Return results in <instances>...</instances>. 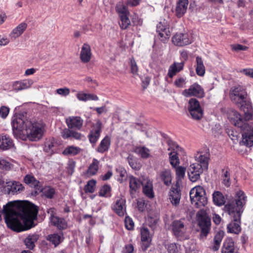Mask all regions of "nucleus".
Here are the masks:
<instances>
[{
  "label": "nucleus",
  "instance_id": "nucleus-1",
  "mask_svg": "<svg viewBox=\"0 0 253 253\" xmlns=\"http://www.w3.org/2000/svg\"><path fill=\"white\" fill-rule=\"evenodd\" d=\"M2 212L7 227L21 232L34 226V220L37 218L38 209L30 202L17 205L14 202H10L3 206Z\"/></svg>",
  "mask_w": 253,
  "mask_h": 253
},
{
  "label": "nucleus",
  "instance_id": "nucleus-2",
  "mask_svg": "<svg viewBox=\"0 0 253 253\" xmlns=\"http://www.w3.org/2000/svg\"><path fill=\"white\" fill-rule=\"evenodd\" d=\"M11 124L13 134L17 139L37 141L42 137L45 131L42 121L28 119L22 115L14 117Z\"/></svg>",
  "mask_w": 253,
  "mask_h": 253
},
{
  "label": "nucleus",
  "instance_id": "nucleus-3",
  "mask_svg": "<svg viewBox=\"0 0 253 253\" xmlns=\"http://www.w3.org/2000/svg\"><path fill=\"white\" fill-rule=\"evenodd\" d=\"M228 118L235 126L240 128L242 133L240 146L251 147L253 145V128L243 120L241 115L235 110L229 109L227 112Z\"/></svg>",
  "mask_w": 253,
  "mask_h": 253
},
{
  "label": "nucleus",
  "instance_id": "nucleus-4",
  "mask_svg": "<svg viewBox=\"0 0 253 253\" xmlns=\"http://www.w3.org/2000/svg\"><path fill=\"white\" fill-rule=\"evenodd\" d=\"M197 163L190 165L188 169V175L192 182H196L200 177V174L204 170L208 169L210 153L207 149L205 152H200L195 156Z\"/></svg>",
  "mask_w": 253,
  "mask_h": 253
},
{
  "label": "nucleus",
  "instance_id": "nucleus-5",
  "mask_svg": "<svg viewBox=\"0 0 253 253\" xmlns=\"http://www.w3.org/2000/svg\"><path fill=\"white\" fill-rule=\"evenodd\" d=\"M247 96L245 88L241 85L233 86L230 90L231 100L244 112L246 119L249 120L252 117L251 113V106L247 100Z\"/></svg>",
  "mask_w": 253,
  "mask_h": 253
},
{
  "label": "nucleus",
  "instance_id": "nucleus-6",
  "mask_svg": "<svg viewBox=\"0 0 253 253\" xmlns=\"http://www.w3.org/2000/svg\"><path fill=\"white\" fill-rule=\"evenodd\" d=\"M246 201L247 197L245 193L242 191H238L236 193L235 199L225 205V211L231 218H241Z\"/></svg>",
  "mask_w": 253,
  "mask_h": 253
},
{
  "label": "nucleus",
  "instance_id": "nucleus-7",
  "mask_svg": "<svg viewBox=\"0 0 253 253\" xmlns=\"http://www.w3.org/2000/svg\"><path fill=\"white\" fill-rule=\"evenodd\" d=\"M191 203L197 208L205 207L208 203L206 192L204 188L198 186L192 188L190 191Z\"/></svg>",
  "mask_w": 253,
  "mask_h": 253
},
{
  "label": "nucleus",
  "instance_id": "nucleus-8",
  "mask_svg": "<svg viewBox=\"0 0 253 253\" xmlns=\"http://www.w3.org/2000/svg\"><path fill=\"white\" fill-rule=\"evenodd\" d=\"M197 218L198 225L201 229V235L206 237L210 231L211 222L206 210H200L197 213Z\"/></svg>",
  "mask_w": 253,
  "mask_h": 253
},
{
  "label": "nucleus",
  "instance_id": "nucleus-9",
  "mask_svg": "<svg viewBox=\"0 0 253 253\" xmlns=\"http://www.w3.org/2000/svg\"><path fill=\"white\" fill-rule=\"evenodd\" d=\"M187 108L193 119L196 120L201 119L203 115V111L199 101L197 99H190L188 101Z\"/></svg>",
  "mask_w": 253,
  "mask_h": 253
},
{
  "label": "nucleus",
  "instance_id": "nucleus-10",
  "mask_svg": "<svg viewBox=\"0 0 253 253\" xmlns=\"http://www.w3.org/2000/svg\"><path fill=\"white\" fill-rule=\"evenodd\" d=\"M182 94L186 97L193 96L201 98L204 96V91L199 84L195 83L190 85L189 88L184 89Z\"/></svg>",
  "mask_w": 253,
  "mask_h": 253
},
{
  "label": "nucleus",
  "instance_id": "nucleus-11",
  "mask_svg": "<svg viewBox=\"0 0 253 253\" xmlns=\"http://www.w3.org/2000/svg\"><path fill=\"white\" fill-rule=\"evenodd\" d=\"M102 124L101 122L98 120L96 123L92 126V129L90 131L88 137L90 143L95 145L98 141L100 133L102 131Z\"/></svg>",
  "mask_w": 253,
  "mask_h": 253
},
{
  "label": "nucleus",
  "instance_id": "nucleus-12",
  "mask_svg": "<svg viewBox=\"0 0 253 253\" xmlns=\"http://www.w3.org/2000/svg\"><path fill=\"white\" fill-rule=\"evenodd\" d=\"M171 229L173 234L179 239H184L186 230L185 224L181 220H176L171 223Z\"/></svg>",
  "mask_w": 253,
  "mask_h": 253
},
{
  "label": "nucleus",
  "instance_id": "nucleus-13",
  "mask_svg": "<svg viewBox=\"0 0 253 253\" xmlns=\"http://www.w3.org/2000/svg\"><path fill=\"white\" fill-rule=\"evenodd\" d=\"M173 44L178 46H183L191 43L189 35L187 33H176L172 38Z\"/></svg>",
  "mask_w": 253,
  "mask_h": 253
},
{
  "label": "nucleus",
  "instance_id": "nucleus-14",
  "mask_svg": "<svg viewBox=\"0 0 253 253\" xmlns=\"http://www.w3.org/2000/svg\"><path fill=\"white\" fill-rule=\"evenodd\" d=\"M112 209L119 216H124L126 212L125 198L124 197L117 198L112 206Z\"/></svg>",
  "mask_w": 253,
  "mask_h": 253
},
{
  "label": "nucleus",
  "instance_id": "nucleus-15",
  "mask_svg": "<svg viewBox=\"0 0 253 253\" xmlns=\"http://www.w3.org/2000/svg\"><path fill=\"white\" fill-rule=\"evenodd\" d=\"M33 84V80L25 79L14 82L12 86V89L17 92L30 88Z\"/></svg>",
  "mask_w": 253,
  "mask_h": 253
},
{
  "label": "nucleus",
  "instance_id": "nucleus-16",
  "mask_svg": "<svg viewBox=\"0 0 253 253\" xmlns=\"http://www.w3.org/2000/svg\"><path fill=\"white\" fill-rule=\"evenodd\" d=\"M169 199L173 206H176L179 204L181 198V193L180 189L176 185L171 187L169 193Z\"/></svg>",
  "mask_w": 253,
  "mask_h": 253
},
{
  "label": "nucleus",
  "instance_id": "nucleus-17",
  "mask_svg": "<svg viewBox=\"0 0 253 253\" xmlns=\"http://www.w3.org/2000/svg\"><path fill=\"white\" fill-rule=\"evenodd\" d=\"M54 211V209H50L49 210L48 213L51 212L53 213ZM50 221L52 225L59 229H65L67 227V223L65 219L55 216L52 214L50 216Z\"/></svg>",
  "mask_w": 253,
  "mask_h": 253
},
{
  "label": "nucleus",
  "instance_id": "nucleus-18",
  "mask_svg": "<svg viewBox=\"0 0 253 253\" xmlns=\"http://www.w3.org/2000/svg\"><path fill=\"white\" fill-rule=\"evenodd\" d=\"M129 192L131 197L133 198L135 197L136 194L140 188L141 186L143 184V181H141L136 177L130 176L129 177Z\"/></svg>",
  "mask_w": 253,
  "mask_h": 253
},
{
  "label": "nucleus",
  "instance_id": "nucleus-19",
  "mask_svg": "<svg viewBox=\"0 0 253 253\" xmlns=\"http://www.w3.org/2000/svg\"><path fill=\"white\" fill-rule=\"evenodd\" d=\"M168 144L170 147L169 150L171 149L173 150V152H171L169 154L170 163L172 166L175 167L179 163V159L177 156V153L175 152V149H178V145L171 140H168Z\"/></svg>",
  "mask_w": 253,
  "mask_h": 253
},
{
  "label": "nucleus",
  "instance_id": "nucleus-20",
  "mask_svg": "<svg viewBox=\"0 0 253 253\" xmlns=\"http://www.w3.org/2000/svg\"><path fill=\"white\" fill-rule=\"evenodd\" d=\"M27 24L22 22L15 27L9 34V37L12 41L15 40L22 35L27 28Z\"/></svg>",
  "mask_w": 253,
  "mask_h": 253
},
{
  "label": "nucleus",
  "instance_id": "nucleus-21",
  "mask_svg": "<svg viewBox=\"0 0 253 253\" xmlns=\"http://www.w3.org/2000/svg\"><path fill=\"white\" fill-rule=\"evenodd\" d=\"M84 120L78 116L69 117L66 119V123L69 128L80 130L82 127Z\"/></svg>",
  "mask_w": 253,
  "mask_h": 253
},
{
  "label": "nucleus",
  "instance_id": "nucleus-22",
  "mask_svg": "<svg viewBox=\"0 0 253 253\" xmlns=\"http://www.w3.org/2000/svg\"><path fill=\"white\" fill-rule=\"evenodd\" d=\"M6 184L8 194H17L23 191L24 189L23 185L17 181L6 182Z\"/></svg>",
  "mask_w": 253,
  "mask_h": 253
},
{
  "label": "nucleus",
  "instance_id": "nucleus-23",
  "mask_svg": "<svg viewBox=\"0 0 253 253\" xmlns=\"http://www.w3.org/2000/svg\"><path fill=\"white\" fill-rule=\"evenodd\" d=\"M232 220L227 225V231L231 233L239 234L241 231V218H231Z\"/></svg>",
  "mask_w": 253,
  "mask_h": 253
},
{
  "label": "nucleus",
  "instance_id": "nucleus-24",
  "mask_svg": "<svg viewBox=\"0 0 253 253\" xmlns=\"http://www.w3.org/2000/svg\"><path fill=\"white\" fill-rule=\"evenodd\" d=\"M188 0H179L175 7V15L178 18L182 17L186 13L188 5Z\"/></svg>",
  "mask_w": 253,
  "mask_h": 253
},
{
  "label": "nucleus",
  "instance_id": "nucleus-25",
  "mask_svg": "<svg viewBox=\"0 0 253 253\" xmlns=\"http://www.w3.org/2000/svg\"><path fill=\"white\" fill-rule=\"evenodd\" d=\"M143 192L148 198H153L154 197L152 181L146 178L143 180Z\"/></svg>",
  "mask_w": 253,
  "mask_h": 253
},
{
  "label": "nucleus",
  "instance_id": "nucleus-26",
  "mask_svg": "<svg viewBox=\"0 0 253 253\" xmlns=\"http://www.w3.org/2000/svg\"><path fill=\"white\" fill-rule=\"evenodd\" d=\"M91 57V52L90 46L84 43L82 47L80 52V58L81 61L84 63L88 62Z\"/></svg>",
  "mask_w": 253,
  "mask_h": 253
},
{
  "label": "nucleus",
  "instance_id": "nucleus-27",
  "mask_svg": "<svg viewBox=\"0 0 253 253\" xmlns=\"http://www.w3.org/2000/svg\"><path fill=\"white\" fill-rule=\"evenodd\" d=\"M183 67L184 62L180 63L174 62L169 68L168 76L170 78H172L177 73L182 71L183 69Z\"/></svg>",
  "mask_w": 253,
  "mask_h": 253
},
{
  "label": "nucleus",
  "instance_id": "nucleus-28",
  "mask_svg": "<svg viewBox=\"0 0 253 253\" xmlns=\"http://www.w3.org/2000/svg\"><path fill=\"white\" fill-rule=\"evenodd\" d=\"M24 181L26 184L34 187L36 190L38 191L42 190L41 182L37 180L33 175L31 174L26 175L24 178Z\"/></svg>",
  "mask_w": 253,
  "mask_h": 253
},
{
  "label": "nucleus",
  "instance_id": "nucleus-29",
  "mask_svg": "<svg viewBox=\"0 0 253 253\" xmlns=\"http://www.w3.org/2000/svg\"><path fill=\"white\" fill-rule=\"evenodd\" d=\"M111 145V138L106 135L100 142L96 149V151L100 153H104L107 152Z\"/></svg>",
  "mask_w": 253,
  "mask_h": 253
},
{
  "label": "nucleus",
  "instance_id": "nucleus-30",
  "mask_svg": "<svg viewBox=\"0 0 253 253\" xmlns=\"http://www.w3.org/2000/svg\"><path fill=\"white\" fill-rule=\"evenodd\" d=\"M224 236V232L223 231L217 232L213 238V243L211 246V248L214 251L219 250L222 239Z\"/></svg>",
  "mask_w": 253,
  "mask_h": 253
},
{
  "label": "nucleus",
  "instance_id": "nucleus-31",
  "mask_svg": "<svg viewBox=\"0 0 253 253\" xmlns=\"http://www.w3.org/2000/svg\"><path fill=\"white\" fill-rule=\"evenodd\" d=\"M13 146V141L10 137L6 135L0 136V148L5 150L11 148Z\"/></svg>",
  "mask_w": 253,
  "mask_h": 253
},
{
  "label": "nucleus",
  "instance_id": "nucleus-32",
  "mask_svg": "<svg viewBox=\"0 0 253 253\" xmlns=\"http://www.w3.org/2000/svg\"><path fill=\"white\" fill-rule=\"evenodd\" d=\"M100 162L97 159L94 158L92 163L89 166L85 174L87 176H92L95 175L99 169V164Z\"/></svg>",
  "mask_w": 253,
  "mask_h": 253
},
{
  "label": "nucleus",
  "instance_id": "nucleus-33",
  "mask_svg": "<svg viewBox=\"0 0 253 253\" xmlns=\"http://www.w3.org/2000/svg\"><path fill=\"white\" fill-rule=\"evenodd\" d=\"M159 175L166 185L169 186L171 184L172 177L170 169H167L161 171Z\"/></svg>",
  "mask_w": 253,
  "mask_h": 253
},
{
  "label": "nucleus",
  "instance_id": "nucleus-34",
  "mask_svg": "<svg viewBox=\"0 0 253 253\" xmlns=\"http://www.w3.org/2000/svg\"><path fill=\"white\" fill-rule=\"evenodd\" d=\"M79 101L86 102L88 100H98V97L93 94L86 93L83 91H79L76 94Z\"/></svg>",
  "mask_w": 253,
  "mask_h": 253
},
{
  "label": "nucleus",
  "instance_id": "nucleus-35",
  "mask_svg": "<svg viewBox=\"0 0 253 253\" xmlns=\"http://www.w3.org/2000/svg\"><path fill=\"white\" fill-rule=\"evenodd\" d=\"M46 239L57 247L63 241L64 237L62 233H53L48 235Z\"/></svg>",
  "mask_w": 253,
  "mask_h": 253
},
{
  "label": "nucleus",
  "instance_id": "nucleus-36",
  "mask_svg": "<svg viewBox=\"0 0 253 253\" xmlns=\"http://www.w3.org/2000/svg\"><path fill=\"white\" fill-rule=\"evenodd\" d=\"M38 239L39 236L37 234L29 235L24 240L25 245L28 249L32 250L34 248L35 243L38 241Z\"/></svg>",
  "mask_w": 253,
  "mask_h": 253
},
{
  "label": "nucleus",
  "instance_id": "nucleus-37",
  "mask_svg": "<svg viewBox=\"0 0 253 253\" xmlns=\"http://www.w3.org/2000/svg\"><path fill=\"white\" fill-rule=\"evenodd\" d=\"M196 72L197 74L200 77L204 76L205 74L206 69L202 58L197 56L196 57Z\"/></svg>",
  "mask_w": 253,
  "mask_h": 253
},
{
  "label": "nucleus",
  "instance_id": "nucleus-38",
  "mask_svg": "<svg viewBox=\"0 0 253 253\" xmlns=\"http://www.w3.org/2000/svg\"><path fill=\"white\" fill-rule=\"evenodd\" d=\"M222 253H237L235 250L234 243L232 240L227 239L224 242Z\"/></svg>",
  "mask_w": 253,
  "mask_h": 253
},
{
  "label": "nucleus",
  "instance_id": "nucleus-39",
  "mask_svg": "<svg viewBox=\"0 0 253 253\" xmlns=\"http://www.w3.org/2000/svg\"><path fill=\"white\" fill-rule=\"evenodd\" d=\"M157 32L159 33L160 40L164 42L169 38V31L166 28H161V23L157 26Z\"/></svg>",
  "mask_w": 253,
  "mask_h": 253
},
{
  "label": "nucleus",
  "instance_id": "nucleus-40",
  "mask_svg": "<svg viewBox=\"0 0 253 253\" xmlns=\"http://www.w3.org/2000/svg\"><path fill=\"white\" fill-rule=\"evenodd\" d=\"M212 200L217 206H222L225 203V199L223 194L219 191H215L212 194Z\"/></svg>",
  "mask_w": 253,
  "mask_h": 253
},
{
  "label": "nucleus",
  "instance_id": "nucleus-41",
  "mask_svg": "<svg viewBox=\"0 0 253 253\" xmlns=\"http://www.w3.org/2000/svg\"><path fill=\"white\" fill-rule=\"evenodd\" d=\"M81 149L79 147L69 146L65 148L63 151V154L65 156H75L79 154Z\"/></svg>",
  "mask_w": 253,
  "mask_h": 253
},
{
  "label": "nucleus",
  "instance_id": "nucleus-42",
  "mask_svg": "<svg viewBox=\"0 0 253 253\" xmlns=\"http://www.w3.org/2000/svg\"><path fill=\"white\" fill-rule=\"evenodd\" d=\"M134 152L143 159H147L150 157V150L144 146L137 147Z\"/></svg>",
  "mask_w": 253,
  "mask_h": 253
},
{
  "label": "nucleus",
  "instance_id": "nucleus-43",
  "mask_svg": "<svg viewBox=\"0 0 253 253\" xmlns=\"http://www.w3.org/2000/svg\"><path fill=\"white\" fill-rule=\"evenodd\" d=\"M39 192H42L43 195L47 198L52 199L55 194V190L54 188L50 186H46L43 188H42L41 191Z\"/></svg>",
  "mask_w": 253,
  "mask_h": 253
},
{
  "label": "nucleus",
  "instance_id": "nucleus-44",
  "mask_svg": "<svg viewBox=\"0 0 253 253\" xmlns=\"http://www.w3.org/2000/svg\"><path fill=\"white\" fill-rule=\"evenodd\" d=\"M116 11L119 13L120 17L121 16L129 15V11L127 7L121 2L117 4L116 6Z\"/></svg>",
  "mask_w": 253,
  "mask_h": 253
},
{
  "label": "nucleus",
  "instance_id": "nucleus-45",
  "mask_svg": "<svg viewBox=\"0 0 253 253\" xmlns=\"http://www.w3.org/2000/svg\"><path fill=\"white\" fill-rule=\"evenodd\" d=\"M96 181L94 180H90L88 181L87 184L84 187V191L85 193H92L94 192L96 185Z\"/></svg>",
  "mask_w": 253,
  "mask_h": 253
},
{
  "label": "nucleus",
  "instance_id": "nucleus-46",
  "mask_svg": "<svg viewBox=\"0 0 253 253\" xmlns=\"http://www.w3.org/2000/svg\"><path fill=\"white\" fill-rule=\"evenodd\" d=\"M128 15L121 16V23L120 25L122 29H126L130 24V21L128 17Z\"/></svg>",
  "mask_w": 253,
  "mask_h": 253
},
{
  "label": "nucleus",
  "instance_id": "nucleus-47",
  "mask_svg": "<svg viewBox=\"0 0 253 253\" xmlns=\"http://www.w3.org/2000/svg\"><path fill=\"white\" fill-rule=\"evenodd\" d=\"M222 180V183L225 186L228 187L230 185V174L227 170H223Z\"/></svg>",
  "mask_w": 253,
  "mask_h": 253
},
{
  "label": "nucleus",
  "instance_id": "nucleus-48",
  "mask_svg": "<svg viewBox=\"0 0 253 253\" xmlns=\"http://www.w3.org/2000/svg\"><path fill=\"white\" fill-rule=\"evenodd\" d=\"M141 235L142 241H146L150 238L149 230L146 227H142L141 229Z\"/></svg>",
  "mask_w": 253,
  "mask_h": 253
},
{
  "label": "nucleus",
  "instance_id": "nucleus-49",
  "mask_svg": "<svg viewBox=\"0 0 253 253\" xmlns=\"http://www.w3.org/2000/svg\"><path fill=\"white\" fill-rule=\"evenodd\" d=\"M12 165L8 161L4 159H0V169L8 170L10 169Z\"/></svg>",
  "mask_w": 253,
  "mask_h": 253
},
{
  "label": "nucleus",
  "instance_id": "nucleus-50",
  "mask_svg": "<svg viewBox=\"0 0 253 253\" xmlns=\"http://www.w3.org/2000/svg\"><path fill=\"white\" fill-rule=\"evenodd\" d=\"M186 169L183 167L179 166L176 168V174L179 179L184 178Z\"/></svg>",
  "mask_w": 253,
  "mask_h": 253
},
{
  "label": "nucleus",
  "instance_id": "nucleus-51",
  "mask_svg": "<svg viewBox=\"0 0 253 253\" xmlns=\"http://www.w3.org/2000/svg\"><path fill=\"white\" fill-rule=\"evenodd\" d=\"M125 224L126 228L129 230H132L134 227V222L131 218L126 216L125 219Z\"/></svg>",
  "mask_w": 253,
  "mask_h": 253
},
{
  "label": "nucleus",
  "instance_id": "nucleus-52",
  "mask_svg": "<svg viewBox=\"0 0 253 253\" xmlns=\"http://www.w3.org/2000/svg\"><path fill=\"white\" fill-rule=\"evenodd\" d=\"M9 112V108L5 106H2L0 108V116L2 119H5Z\"/></svg>",
  "mask_w": 253,
  "mask_h": 253
},
{
  "label": "nucleus",
  "instance_id": "nucleus-53",
  "mask_svg": "<svg viewBox=\"0 0 253 253\" xmlns=\"http://www.w3.org/2000/svg\"><path fill=\"white\" fill-rule=\"evenodd\" d=\"M110 191V187L109 186L106 185H104L100 190L99 195L102 197L107 196Z\"/></svg>",
  "mask_w": 253,
  "mask_h": 253
},
{
  "label": "nucleus",
  "instance_id": "nucleus-54",
  "mask_svg": "<svg viewBox=\"0 0 253 253\" xmlns=\"http://www.w3.org/2000/svg\"><path fill=\"white\" fill-rule=\"evenodd\" d=\"M54 145V143L52 141L48 140L45 143L44 150L46 152H52Z\"/></svg>",
  "mask_w": 253,
  "mask_h": 253
},
{
  "label": "nucleus",
  "instance_id": "nucleus-55",
  "mask_svg": "<svg viewBox=\"0 0 253 253\" xmlns=\"http://www.w3.org/2000/svg\"><path fill=\"white\" fill-rule=\"evenodd\" d=\"M131 72L133 75H137L138 72V67L136 63L133 58H131L130 61Z\"/></svg>",
  "mask_w": 253,
  "mask_h": 253
},
{
  "label": "nucleus",
  "instance_id": "nucleus-56",
  "mask_svg": "<svg viewBox=\"0 0 253 253\" xmlns=\"http://www.w3.org/2000/svg\"><path fill=\"white\" fill-rule=\"evenodd\" d=\"M76 166V163L73 161L68 162L67 165V172L69 174L72 175L74 172V169Z\"/></svg>",
  "mask_w": 253,
  "mask_h": 253
},
{
  "label": "nucleus",
  "instance_id": "nucleus-57",
  "mask_svg": "<svg viewBox=\"0 0 253 253\" xmlns=\"http://www.w3.org/2000/svg\"><path fill=\"white\" fill-rule=\"evenodd\" d=\"M56 92L57 94L63 96H66L70 94V89L67 87L60 88L56 89Z\"/></svg>",
  "mask_w": 253,
  "mask_h": 253
},
{
  "label": "nucleus",
  "instance_id": "nucleus-58",
  "mask_svg": "<svg viewBox=\"0 0 253 253\" xmlns=\"http://www.w3.org/2000/svg\"><path fill=\"white\" fill-rule=\"evenodd\" d=\"M231 48L233 50L239 51L241 50H247L249 47L240 44H236L232 45Z\"/></svg>",
  "mask_w": 253,
  "mask_h": 253
},
{
  "label": "nucleus",
  "instance_id": "nucleus-59",
  "mask_svg": "<svg viewBox=\"0 0 253 253\" xmlns=\"http://www.w3.org/2000/svg\"><path fill=\"white\" fill-rule=\"evenodd\" d=\"M72 130L69 128L63 129L61 132V136L64 139H71Z\"/></svg>",
  "mask_w": 253,
  "mask_h": 253
},
{
  "label": "nucleus",
  "instance_id": "nucleus-60",
  "mask_svg": "<svg viewBox=\"0 0 253 253\" xmlns=\"http://www.w3.org/2000/svg\"><path fill=\"white\" fill-rule=\"evenodd\" d=\"M240 72L246 76L253 78V69H243L240 70Z\"/></svg>",
  "mask_w": 253,
  "mask_h": 253
},
{
  "label": "nucleus",
  "instance_id": "nucleus-61",
  "mask_svg": "<svg viewBox=\"0 0 253 253\" xmlns=\"http://www.w3.org/2000/svg\"><path fill=\"white\" fill-rule=\"evenodd\" d=\"M167 250L169 253H177V249L175 244L171 243L168 245Z\"/></svg>",
  "mask_w": 253,
  "mask_h": 253
},
{
  "label": "nucleus",
  "instance_id": "nucleus-62",
  "mask_svg": "<svg viewBox=\"0 0 253 253\" xmlns=\"http://www.w3.org/2000/svg\"><path fill=\"white\" fill-rule=\"evenodd\" d=\"M138 210L140 211H143L146 208V204L144 200L139 199L137 201V203Z\"/></svg>",
  "mask_w": 253,
  "mask_h": 253
},
{
  "label": "nucleus",
  "instance_id": "nucleus-63",
  "mask_svg": "<svg viewBox=\"0 0 253 253\" xmlns=\"http://www.w3.org/2000/svg\"><path fill=\"white\" fill-rule=\"evenodd\" d=\"M185 84V81L183 78H179L174 82L175 85L178 87H182Z\"/></svg>",
  "mask_w": 253,
  "mask_h": 253
},
{
  "label": "nucleus",
  "instance_id": "nucleus-64",
  "mask_svg": "<svg viewBox=\"0 0 253 253\" xmlns=\"http://www.w3.org/2000/svg\"><path fill=\"white\" fill-rule=\"evenodd\" d=\"M83 137L84 136L81 133L72 130L71 139L73 138L77 140H81Z\"/></svg>",
  "mask_w": 253,
  "mask_h": 253
}]
</instances>
